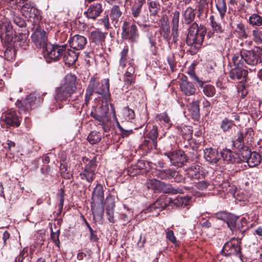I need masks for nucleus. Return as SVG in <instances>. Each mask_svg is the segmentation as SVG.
Wrapping results in <instances>:
<instances>
[{
	"label": "nucleus",
	"mask_w": 262,
	"mask_h": 262,
	"mask_svg": "<svg viewBox=\"0 0 262 262\" xmlns=\"http://www.w3.org/2000/svg\"><path fill=\"white\" fill-rule=\"evenodd\" d=\"M162 182L155 179L149 180L147 182L146 187L148 189L153 190L155 192H161Z\"/></svg>",
	"instance_id": "37998d69"
},
{
	"label": "nucleus",
	"mask_w": 262,
	"mask_h": 262,
	"mask_svg": "<svg viewBox=\"0 0 262 262\" xmlns=\"http://www.w3.org/2000/svg\"><path fill=\"white\" fill-rule=\"evenodd\" d=\"M121 35L123 40H127L130 43L137 42L139 38L137 26L129 21H123Z\"/></svg>",
	"instance_id": "6e6552de"
},
{
	"label": "nucleus",
	"mask_w": 262,
	"mask_h": 262,
	"mask_svg": "<svg viewBox=\"0 0 262 262\" xmlns=\"http://www.w3.org/2000/svg\"><path fill=\"white\" fill-rule=\"evenodd\" d=\"M1 119L8 126L18 127L20 124L21 117L12 110H8L2 114Z\"/></svg>",
	"instance_id": "4468645a"
},
{
	"label": "nucleus",
	"mask_w": 262,
	"mask_h": 262,
	"mask_svg": "<svg viewBox=\"0 0 262 262\" xmlns=\"http://www.w3.org/2000/svg\"><path fill=\"white\" fill-rule=\"evenodd\" d=\"M14 45H4V48H6L4 52V55L7 58L12 59L15 53V49L14 48Z\"/></svg>",
	"instance_id": "680f3d73"
},
{
	"label": "nucleus",
	"mask_w": 262,
	"mask_h": 262,
	"mask_svg": "<svg viewBox=\"0 0 262 262\" xmlns=\"http://www.w3.org/2000/svg\"><path fill=\"white\" fill-rule=\"evenodd\" d=\"M261 160V156L258 152L253 151L246 162L248 164L250 167H253L258 165L260 163Z\"/></svg>",
	"instance_id": "4c0bfd02"
},
{
	"label": "nucleus",
	"mask_w": 262,
	"mask_h": 262,
	"mask_svg": "<svg viewBox=\"0 0 262 262\" xmlns=\"http://www.w3.org/2000/svg\"><path fill=\"white\" fill-rule=\"evenodd\" d=\"M70 47L76 50H82L87 43L86 38L81 35H75L70 37L68 41Z\"/></svg>",
	"instance_id": "4be33fe9"
},
{
	"label": "nucleus",
	"mask_w": 262,
	"mask_h": 262,
	"mask_svg": "<svg viewBox=\"0 0 262 262\" xmlns=\"http://www.w3.org/2000/svg\"><path fill=\"white\" fill-rule=\"evenodd\" d=\"M171 19V25L172 27H179L180 12L178 10L172 11L170 14Z\"/></svg>",
	"instance_id": "864d4df0"
},
{
	"label": "nucleus",
	"mask_w": 262,
	"mask_h": 262,
	"mask_svg": "<svg viewBox=\"0 0 262 262\" xmlns=\"http://www.w3.org/2000/svg\"><path fill=\"white\" fill-rule=\"evenodd\" d=\"M204 175L200 171V166L192 165L187 170L185 178L188 177L192 180H199L204 178Z\"/></svg>",
	"instance_id": "bb28decb"
},
{
	"label": "nucleus",
	"mask_w": 262,
	"mask_h": 262,
	"mask_svg": "<svg viewBox=\"0 0 262 262\" xmlns=\"http://www.w3.org/2000/svg\"><path fill=\"white\" fill-rule=\"evenodd\" d=\"M192 197L189 195L181 196L178 195L175 199L170 198V205L172 206L173 204L174 206L180 207H187L189 205L190 200Z\"/></svg>",
	"instance_id": "cd10ccee"
},
{
	"label": "nucleus",
	"mask_w": 262,
	"mask_h": 262,
	"mask_svg": "<svg viewBox=\"0 0 262 262\" xmlns=\"http://www.w3.org/2000/svg\"><path fill=\"white\" fill-rule=\"evenodd\" d=\"M204 157L207 162L213 165L216 164L221 159L218 150L212 147L204 149Z\"/></svg>",
	"instance_id": "412c9836"
},
{
	"label": "nucleus",
	"mask_w": 262,
	"mask_h": 262,
	"mask_svg": "<svg viewBox=\"0 0 262 262\" xmlns=\"http://www.w3.org/2000/svg\"><path fill=\"white\" fill-rule=\"evenodd\" d=\"M2 29L4 34L1 36L3 43L4 45H14L13 28L10 23H5L3 25Z\"/></svg>",
	"instance_id": "aec40b11"
},
{
	"label": "nucleus",
	"mask_w": 262,
	"mask_h": 262,
	"mask_svg": "<svg viewBox=\"0 0 262 262\" xmlns=\"http://www.w3.org/2000/svg\"><path fill=\"white\" fill-rule=\"evenodd\" d=\"M76 80L77 77L71 73L65 76L64 83L55 90V102L50 106L51 112L61 108L63 103H67L69 99H72L74 95L77 94Z\"/></svg>",
	"instance_id": "f03ea898"
},
{
	"label": "nucleus",
	"mask_w": 262,
	"mask_h": 262,
	"mask_svg": "<svg viewBox=\"0 0 262 262\" xmlns=\"http://www.w3.org/2000/svg\"><path fill=\"white\" fill-rule=\"evenodd\" d=\"M241 239L237 237L231 238L224 245L221 254L226 257L234 256L242 259Z\"/></svg>",
	"instance_id": "423d86ee"
},
{
	"label": "nucleus",
	"mask_w": 262,
	"mask_h": 262,
	"mask_svg": "<svg viewBox=\"0 0 262 262\" xmlns=\"http://www.w3.org/2000/svg\"><path fill=\"white\" fill-rule=\"evenodd\" d=\"M147 5L150 17H156L161 9V5L158 0H147Z\"/></svg>",
	"instance_id": "c85d7f7f"
},
{
	"label": "nucleus",
	"mask_w": 262,
	"mask_h": 262,
	"mask_svg": "<svg viewBox=\"0 0 262 262\" xmlns=\"http://www.w3.org/2000/svg\"><path fill=\"white\" fill-rule=\"evenodd\" d=\"M170 198H160L147 208L146 212L148 213L155 211L156 214L158 215L160 211L170 206Z\"/></svg>",
	"instance_id": "2eb2a0df"
},
{
	"label": "nucleus",
	"mask_w": 262,
	"mask_h": 262,
	"mask_svg": "<svg viewBox=\"0 0 262 262\" xmlns=\"http://www.w3.org/2000/svg\"><path fill=\"white\" fill-rule=\"evenodd\" d=\"M175 173H176L175 170L169 168L164 170H157L156 176L162 180H170L171 177H173Z\"/></svg>",
	"instance_id": "e433bc0d"
},
{
	"label": "nucleus",
	"mask_w": 262,
	"mask_h": 262,
	"mask_svg": "<svg viewBox=\"0 0 262 262\" xmlns=\"http://www.w3.org/2000/svg\"><path fill=\"white\" fill-rule=\"evenodd\" d=\"M60 234V230L56 232L53 231L52 228H51V238L55 245L57 247H60L59 235Z\"/></svg>",
	"instance_id": "0e129e2a"
},
{
	"label": "nucleus",
	"mask_w": 262,
	"mask_h": 262,
	"mask_svg": "<svg viewBox=\"0 0 262 262\" xmlns=\"http://www.w3.org/2000/svg\"><path fill=\"white\" fill-rule=\"evenodd\" d=\"M215 7L218 11L221 18L224 19L227 10V6L225 0H215Z\"/></svg>",
	"instance_id": "a19ab883"
},
{
	"label": "nucleus",
	"mask_w": 262,
	"mask_h": 262,
	"mask_svg": "<svg viewBox=\"0 0 262 262\" xmlns=\"http://www.w3.org/2000/svg\"><path fill=\"white\" fill-rule=\"evenodd\" d=\"M136 78V74H130L125 73L123 75L125 85H127V88L129 86L133 85L135 83Z\"/></svg>",
	"instance_id": "bf43d9fd"
},
{
	"label": "nucleus",
	"mask_w": 262,
	"mask_h": 262,
	"mask_svg": "<svg viewBox=\"0 0 262 262\" xmlns=\"http://www.w3.org/2000/svg\"><path fill=\"white\" fill-rule=\"evenodd\" d=\"M234 65L235 67L229 73L230 78L234 81H240L241 82L246 81L248 72L246 69L243 68L244 65Z\"/></svg>",
	"instance_id": "dca6fc26"
},
{
	"label": "nucleus",
	"mask_w": 262,
	"mask_h": 262,
	"mask_svg": "<svg viewBox=\"0 0 262 262\" xmlns=\"http://www.w3.org/2000/svg\"><path fill=\"white\" fill-rule=\"evenodd\" d=\"M249 229V224L247 220L245 217L241 218V220L237 222L236 229L234 231V234L236 235L241 234V236L238 235L237 238L242 239L244 237L245 233Z\"/></svg>",
	"instance_id": "b1692460"
},
{
	"label": "nucleus",
	"mask_w": 262,
	"mask_h": 262,
	"mask_svg": "<svg viewBox=\"0 0 262 262\" xmlns=\"http://www.w3.org/2000/svg\"><path fill=\"white\" fill-rule=\"evenodd\" d=\"M232 61L237 65H244L246 63L250 66H256L262 62V48L255 47L251 50L242 49L239 53L232 55Z\"/></svg>",
	"instance_id": "20e7f679"
},
{
	"label": "nucleus",
	"mask_w": 262,
	"mask_h": 262,
	"mask_svg": "<svg viewBox=\"0 0 262 262\" xmlns=\"http://www.w3.org/2000/svg\"><path fill=\"white\" fill-rule=\"evenodd\" d=\"M159 33L161 37L168 42L169 47H170L171 36L169 25L162 24L160 27Z\"/></svg>",
	"instance_id": "58836bf2"
},
{
	"label": "nucleus",
	"mask_w": 262,
	"mask_h": 262,
	"mask_svg": "<svg viewBox=\"0 0 262 262\" xmlns=\"http://www.w3.org/2000/svg\"><path fill=\"white\" fill-rule=\"evenodd\" d=\"M239 217L233 214L230 213L228 217V219L225 222L228 227L232 231L234 234V231L236 229L237 221Z\"/></svg>",
	"instance_id": "a18cd8bd"
},
{
	"label": "nucleus",
	"mask_w": 262,
	"mask_h": 262,
	"mask_svg": "<svg viewBox=\"0 0 262 262\" xmlns=\"http://www.w3.org/2000/svg\"><path fill=\"white\" fill-rule=\"evenodd\" d=\"M101 140V134L97 131H92L87 137V140L91 144H96Z\"/></svg>",
	"instance_id": "8fccbe9b"
},
{
	"label": "nucleus",
	"mask_w": 262,
	"mask_h": 262,
	"mask_svg": "<svg viewBox=\"0 0 262 262\" xmlns=\"http://www.w3.org/2000/svg\"><path fill=\"white\" fill-rule=\"evenodd\" d=\"M238 150L239 152L240 155L241 156V157H240L241 158V162L242 161L244 162H246L249 156L252 153L250 148L246 145L242 147V149H238Z\"/></svg>",
	"instance_id": "4d7b16f0"
},
{
	"label": "nucleus",
	"mask_w": 262,
	"mask_h": 262,
	"mask_svg": "<svg viewBox=\"0 0 262 262\" xmlns=\"http://www.w3.org/2000/svg\"><path fill=\"white\" fill-rule=\"evenodd\" d=\"M63 61L65 64L69 66H73L77 61L78 57V53H76L71 49H67L64 51L62 55Z\"/></svg>",
	"instance_id": "393cba45"
},
{
	"label": "nucleus",
	"mask_w": 262,
	"mask_h": 262,
	"mask_svg": "<svg viewBox=\"0 0 262 262\" xmlns=\"http://www.w3.org/2000/svg\"><path fill=\"white\" fill-rule=\"evenodd\" d=\"M161 192H162L164 193H170L175 194L177 193H182L183 191L180 188H175L171 184H166L162 182L161 188Z\"/></svg>",
	"instance_id": "c9c22d12"
},
{
	"label": "nucleus",
	"mask_w": 262,
	"mask_h": 262,
	"mask_svg": "<svg viewBox=\"0 0 262 262\" xmlns=\"http://www.w3.org/2000/svg\"><path fill=\"white\" fill-rule=\"evenodd\" d=\"M29 31L25 29L20 33L15 32L14 42L15 46H19L24 49H27L29 46L30 40L28 39Z\"/></svg>",
	"instance_id": "6ab92c4d"
},
{
	"label": "nucleus",
	"mask_w": 262,
	"mask_h": 262,
	"mask_svg": "<svg viewBox=\"0 0 262 262\" xmlns=\"http://www.w3.org/2000/svg\"><path fill=\"white\" fill-rule=\"evenodd\" d=\"M101 206H96L95 203H91V207L94 219L96 221H100L103 219L104 207L103 204Z\"/></svg>",
	"instance_id": "473e14b6"
},
{
	"label": "nucleus",
	"mask_w": 262,
	"mask_h": 262,
	"mask_svg": "<svg viewBox=\"0 0 262 262\" xmlns=\"http://www.w3.org/2000/svg\"><path fill=\"white\" fill-rule=\"evenodd\" d=\"M67 44H48L42 53L48 63L59 61L62 57L64 51L67 48Z\"/></svg>",
	"instance_id": "39448f33"
},
{
	"label": "nucleus",
	"mask_w": 262,
	"mask_h": 262,
	"mask_svg": "<svg viewBox=\"0 0 262 262\" xmlns=\"http://www.w3.org/2000/svg\"><path fill=\"white\" fill-rule=\"evenodd\" d=\"M164 155L168 157L171 165L182 167L187 163L185 154L182 150H176L172 151H167Z\"/></svg>",
	"instance_id": "f8f14e48"
},
{
	"label": "nucleus",
	"mask_w": 262,
	"mask_h": 262,
	"mask_svg": "<svg viewBox=\"0 0 262 262\" xmlns=\"http://www.w3.org/2000/svg\"><path fill=\"white\" fill-rule=\"evenodd\" d=\"M195 17V9L191 6L187 7L182 13L183 24L189 26L185 42L190 47L188 52L192 55L196 54L201 48L207 32L205 26H199L194 21Z\"/></svg>",
	"instance_id": "f257e3e1"
},
{
	"label": "nucleus",
	"mask_w": 262,
	"mask_h": 262,
	"mask_svg": "<svg viewBox=\"0 0 262 262\" xmlns=\"http://www.w3.org/2000/svg\"><path fill=\"white\" fill-rule=\"evenodd\" d=\"M60 170L61 176L64 179L70 180L72 177V174L70 173L67 164L61 163Z\"/></svg>",
	"instance_id": "13d9d810"
},
{
	"label": "nucleus",
	"mask_w": 262,
	"mask_h": 262,
	"mask_svg": "<svg viewBox=\"0 0 262 262\" xmlns=\"http://www.w3.org/2000/svg\"><path fill=\"white\" fill-rule=\"evenodd\" d=\"M254 131L252 127L246 128L245 132L239 130L233 138L232 145L237 149H242L245 145L244 140L248 142L251 141L254 136Z\"/></svg>",
	"instance_id": "9b49d317"
},
{
	"label": "nucleus",
	"mask_w": 262,
	"mask_h": 262,
	"mask_svg": "<svg viewBox=\"0 0 262 262\" xmlns=\"http://www.w3.org/2000/svg\"><path fill=\"white\" fill-rule=\"evenodd\" d=\"M179 83L180 91L183 94L190 96L195 94L196 89L192 82L188 81L186 76L182 75L179 79Z\"/></svg>",
	"instance_id": "f3484780"
},
{
	"label": "nucleus",
	"mask_w": 262,
	"mask_h": 262,
	"mask_svg": "<svg viewBox=\"0 0 262 262\" xmlns=\"http://www.w3.org/2000/svg\"><path fill=\"white\" fill-rule=\"evenodd\" d=\"M94 93L101 95L106 101H110L111 97L110 92L109 79H102L101 82L96 77H93L91 79L85 95V104L86 105L91 99V96Z\"/></svg>",
	"instance_id": "7ed1b4c3"
},
{
	"label": "nucleus",
	"mask_w": 262,
	"mask_h": 262,
	"mask_svg": "<svg viewBox=\"0 0 262 262\" xmlns=\"http://www.w3.org/2000/svg\"><path fill=\"white\" fill-rule=\"evenodd\" d=\"M35 30L31 35L32 42L37 48L44 50L50 42L48 39L47 33L38 25L35 26Z\"/></svg>",
	"instance_id": "9d476101"
},
{
	"label": "nucleus",
	"mask_w": 262,
	"mask_h": 262,
	"mask_svg": "<svg viewBox=\"0 0 262 262\" xmlns=\"http://www.w3.org/2000/svg\"><path fill=\"white\" fill-rule=\"evenodd\" d=\"M203 89V94L208 97H213L216 93V90L213 85L208 84L203 85V86H198Z\"/></svg>",
	"instance_id": "09e8293b"
},
{
	"label": "nucleus",
	"mask_w": 262,
	"mask_h": 262,
	"mask_svg": "<svg viewBox=\"0 0 262 262\" xmlns=\"http://www.w3.org/2000/svg\"><path fill=\"white\" fill-rule=\"evenodd\" d=\"M210 20L211 26L214 32L217 33H222L224 32V29L223 28L221 24L215 19L213 15L210 16Z\"/></svg>",
	"instance_id": "603ef678"
},
{
	"label": "nucleus",
	"mask_w": 262,
	"mask_h": 262,
	"mask_svg": "<svg viewBox=\"0 0 262 262\" xmlns=\"http://www.w3.org/2000/svg\"><path fill=\"white\" fill-rule=\"evenodd\" d=\"M238 33L240 37L243 38H247L248 34L246 31L245 26L243 23H239L237 24L236 30H235Z\"/></svg>",
	"instance_id": "69168bd1"
},
{
	"label": "nucleus",
	"mask_w": 262,
	"mask_h": 262,
	"mask_svg": "<svg viewBox=\"0 0 262 262\" xmlns=\"http://www.w3.org/2000/svg\"><path fill=\"white\" fill-rule=\"evenodd\" d=\"M130 4L131 5L132 15L134 18H138L141 13L144 4L133 3L132 1H130Z\"/></svg>",
	"instance_id": "de8ad7c7"
},
{
	"label": "nucleus",
	"mask_w": 262,
	"mask_h": 262,
	"mask_svg": "<svg viewBox=\"0 0 262 262\" xmlns=\"http://www.w3.org/2000/svg\"><path fill=\"white\" fill-rule=\"evenodd\" d=\"M220 156L227 163H240L241 161V158L238 154L227 148L222 150Z\"/></svg>",
	"instance_id": "5701e85b"
},
{
	"label": "nucleus",
	"mask_w": 262,
	"mask_h": 262,
	"mask_svg": "<svg viewBox=\"0 0 262 262\" xmlns=\"http://www.w3.org/2000/svg\"><path fill=\"white\" fill-rule=\"evenodd\" d=\"M129 48L127 46H125L123 50L119 53L120 59L119 61V67L122 69H124L127 62L129 63L128 53Z\"/></svg>",
	"instance_id": "ea45409f"
},
{
	"label": "nucleus",
	"mask_w": 262,
	"mask_h": 262,
	"mask_svg": "<svg viewBox=\"0 0 262 262\" xmlns=\"http://www.w3.org/2000/svg\"><path fill=\"white\" fill-rule=\"evenodd\" d=\"M26 0H9L8 5L13 9L21 8Z\"/></svg>",
	"instance_id": "338daca9"
},
{
	"label": "nucleus",
	"mask_w": 262,
	"mask_h": 262,
	"mask_svg": "<svg viewBox=\"0 0 262 262\" xmlns=\"http://www.w3.org/2000/svg\"><path fill=\"white\" fill-rule=\"evenodd\" d=\"M97 156H94L91 159L84 157L83 162L85 164L83 170L79 174L80 179L85 180L89 183H92L95 178Z\"/></svg>",
	"instance_id": "0eeeda50"
},
{
	"label": "nucleus",
	"mask_w": 262,
	"mask_h": 262,
	"mask_svg": "<svg viewBox=\"0 0 262 262\" xmlns=\"http://www.w3.org/2000/svg\"><path fill=\"white\" fill-rule=\"evenodd\" d=\"M36 98L34 95H28L25 99L18 100L16 105L19 109L20 113H27L37 106Z\"/></svg>",
	"instance_id": "ddd939ff"
},
{
	"label": "nucleus",
	"mask_w": 262,
	"mask_h": 262,
	"mask_svg": "<svg viewBox=\"0 0 262 262\" xmlns=\"http://www.w3.org/2000/svg\"><path fill=\"white\" fill-rule=\"evenodd\" d=\"M123 114L125 119L128 121L134 119L136 116L134 111L128 106L123 108Z\"/></svg>",
	"instance_id": "e2e57ef3"
},
{
	"label": "nucleus",
	"mask_w": 262,
	"mask_h": 262,
	"mask_svg": "<svg viewBox=\"0 0 262 262\" xmlns=\"http://www.w3.org/2000/svg\"><path fill=\"white\" fill-rule=\"evenodd\" d=\"M252 36L254 41L257 44L262 43V28H255L252 31Z\"/></svg>",
	"instance_id": "5fc2aeb1"
},
{
	"label": "nucleus",
	"mask_w": 262,
	"mask_h": 262,
	"mask_svg": "<svg viewBox=\"0 0 262 262\" xmlns=\"http://www.w3.org/2000/svg\"><path fill=\"white\" fill-rule=\"evenodd\" d=\"M107 102L108 101H106V103L104 105H102L99 107H97L93 111L97 114L102 116V117L107 118V114L108 113L109 110L108 104Z\"/></svg>",
	"instance_id": "052dcab7"
},
{
	"label": "nucleus",
	"mask_w": 262,
	"mask_h": 262,
	"mask_svg": "<svg viewBox=\"0 0 262 262\" xmlns=\"http://www.w3.org/2000/svg\"><path fill=\"white\" fill-rule=\"evenodd\" d=\"M103 10L101 3H94L90 5L84 15L89 19L95 20L102 13Z\"/></svg>",
	"instance_id": "a211bd4d"
},
{
	"label": "nucleus",
	"mask_w": 262,
	"mask_h": 262,
	"mask_svg": "<svg viewBox=\"0 0 262 262\" xmlns=\"http://www.w3.org/2000/svg\"><path fill=\"white\" fill-rule=\"evenodd\" d=\"M198 147L196 146H185V150H183L185 154L187 163L193 161L197 158Z\"/></svg>",
	"instance_id": "7c9ffc66"
},
{
	"label": "nucleus",
	"mask_w": 262,
	"mask_h": 262,
	"mask_svg": "<svg viewBox=\"0 0 262 262\" xmlns=\"http://www.w3.org/2000/svg\"><path fill=\"white\" fill-rule=\"evenodd\" d=\"M248 23L252 27L259 28L262 26V16L257 13L252 14L248 19Z\"/></svg>",
	"instance_id": "79ce46f5"
},
{
	"label": "nucleus",
	"mask_w": 262,
	"mask_h": 262,
	"mask_svg": "<svg viewBox=\"0 0 262 262\" xmlns=\"http://www.w3.org/2000/svg\"><path fill=\"white\" fill-rule=\"evenodd\" d=\"M105 34L98 29L91 32L90 35V41L97 45H102L105 41Z\"/></svg>",
	"instance_id": "c756f323"
},
{
	"label": "nucleus",
	"mask_w": 262,
	"mask_h": 262,
	"mask_svg": "<svg viewBox=\"0 0 262 262\" xmlns=\"http://www.w3.org/2000/svg\"><path fill=\"white\" fill-rule=\"evenodd\" d=\"M188 111L194 121H199L200 118L199 101H193L190 103Z\"/></svg>",
	"instance_id": "2f4dec72"
},
{
	"label": "nucleus",
	"mask_w": 262,
	"mask_h": 262,
	"mask_svg": "<svg viewBox=\"0 0 262 262\" xmlns=\"http://www.w3.org/2000/svg\"><path fill=\"white\" fill-rule=\"evenodd\" d=\"M144 139L140 146L143 149H147L148 150H151L152 149H156L157 147V141L152 139L151 138H148L144 136Z\"/></svg>",
	"instance_id": "c03bdc74"
},
{
	"label": "nucleus",
	"mask_w": 262,
	"mask_h": 262,
	"mask_svg": "<svg viewBox=\"0 0 262 262\" xmlns=\"http://www.w3.org/2000/svg\"><path fill=\"white\" fill-rule=\"evenodd\" d=\"M82 96L80 94L79 95H75L74 96L72 99H69V102L71 105L76 109H79L80 107H82L83 104L82 103L81 101Z\"/></svg>",
	"instance_id": "6e6d98bb"
},
{
	"label": "nucleus",
	"mask_w": 262,
	"mask_h": 262,
	"mask_svg": "<svg viewBox=\"0 0 262 262\" xmlns=\"http://www.w3.org/2000/svg\"><path fill=\"white\" fill-rule=\"evenodd\" d=\"M145 137L148 138H151L157 141L159 136L158 127L155 125L147 124L146 126V133Z\"/></svg>",
	"instance_id": "f704fd0d"
},
{
	"label": "nucleus",
	"mask_w": 262,
	"mask_h": 262,
	"mask_svg": "<svg viewBox=\"0 0 262 262\" xmlns=\"http://www.w3.org/2000/svg\"><path fill=\"white\" fill-rule=\"evenodd\" d=\"M21 13L28 18V21L32 22L34 26L38 25L42 19L40 10L29 3H26L23 5Z\"/></svg>",
	"instance_id": "1a4fd4ad"
},
{
	"label": "nucleus",
	"mask_w": 262,
	"mask_h": 262,
	"mask_svg": "<svg viewBox=\"0 0 262 262\" xmlns=\"http://www.w3.org/2000/svg\"><path fill=\"white\" fill-rule=\"evenodd\" d=\"M109 15L112 23L116 24L118 23L119 19L121 17L122 12L118 5H114L111 8Z\"/></svg>",
	"instance_id": "72a5a7b5"
},
{
	"label": "nucleus",
	"mask_w": 262,
	"mask_h": 262,
	"mask_svg": "<svg viewBox=\"0 0 262 262\" xmlns=\"http://www.w3.org/2000/svg\"><path fill=\"white\" fill-rule=\"evenodd\" d=\"M12 20L16 25L20 28H25L26 26V20L19 15H14Z\"/></svg>",
	"instance_id": "774afa93"
},
{
	"label": "nucleus",
	"mask_w": 262,
	"mask_h": 262,
	"mask_svg": "<svg viewBox=\"0 0 262 262\" xmlns=\"http://www.w3.org/2000/svg\"><path fill=\"white\" fill-rule=\"evenodd\" d=\"M104 188L102 184L98 183L94 188L92 192V196L91 202L95 203L100 201L101 204H104Z\"/></svg>",
	"instance_id": "a878e982"
},
{
	"label": "nucleus",
	"mask_w": 262,
	"mask_h": 262,
	"mask_svg": "<svg viewBox=\"0 0 262 262\" xmlns=\"http://www.w3.org/2000/svg\"><path fill=\"white\" fill-rule=\"evenodd\" d=\"M234 125H235L233 120L225 117L221 122L220 128L225 133L229 132Z\"/></svg>",
	"instance_id": "49530a36"
},
{
	"label": "nucleus",
	"mask_w": 262,
	"mask_h": 262,
	"mask_svg": "<svg viewBox=\"0 0 262 262\" xmlns=\"http://www.w3.org/2000/svg\"><path fill=\"white\" fill-rule=\"evenodd\" d=\"M208 4L209 0H199L196 6L198 17L203 15L205 11L208 10Z\"/></svg>",
	"instance_id": "3c124183"
}]
</instances>
